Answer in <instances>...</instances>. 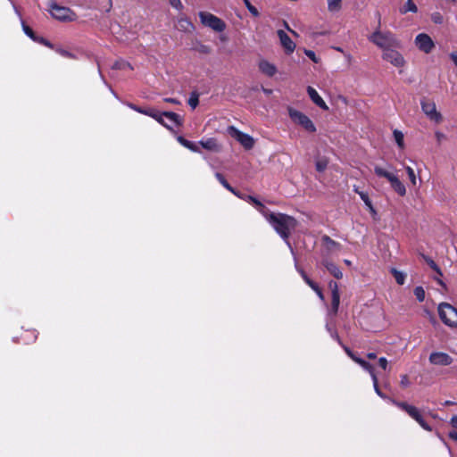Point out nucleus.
<instances>
[{
  "instance_id": "nucleus-1",
  "label": "nucleus",
  "mask_w": 457,
  "mask_h": 457,
  "mask_svg": "<svg viewBox=\"0 0 457 457\" xmlns=\"http://www.w3.org/2000/svg\"><path fill=\"white\" fill-rule=\"evenodd\" d=\"M266 220L271 224L273 228L280 235V237L287 240L293 230L297 227V220L285 213L270 212Z\"/></svg>"
},
{
  "instance_id": "nucleus-2",
  "label": "nucleus",
  "mask_w": 457,
  "mask_h": 457,
  "mask_svg": "<svg viewBox=\"0 0 457 457\" xmlns=\"http://www.w3.org/2000/svg\"><path fill=\"white\" fill-rule=\"evenodd\" d=\"M378 26L377 29L369 36L368 39L376 45L378 47L383 49L384 51L399 46V41L395 37V34L391 31H381L380 29V14L378 13Z\"/></svg>"
},
{
  "instance_id": "nucleus-3",
  "label": "nucleus",
  "mask_w": 457,
  "mask_h": 457,
  "mask_svg": "<svg viewBox=\"0 0 457 457\" xmlns=\"http://www.w3.org/2000/svg\"><path fill=\"white\" fill-rule=\"evenodd\" d=\"M390 403L405 411L411 419L417 421L423 429L429 432L432 431L431 426L426 422L420 411L417 407L411 405L406 402H400L395 399H390Z\"/></svg>"
},
{
  "instance_id": "nucleus-4",
  "label": "nucleus",
  "mask_w": 457,
  "mask_h": 457,
  "mask_svg": "<svg viewBox=\"0 0 457 457\" xmlns=\"http://www.w3.org/2000/svg\"><path fill=\"white\" fill-rule=\"evenodd\" d=\"M374 172L378 177L385 178L388 180L391 187L400 195L404 196L406 195V188L403 182L395 174L386 171L385 169L375 166Z\"/></svg>"
},
{
  "instance_id": "nucleus-5",
  "label": "nucleus",
  "mask_w": 457,
  "mask_h": 457,
  "mask_svg": "<svg viewBox=\"0 0 457 457\" xmlns=\"http://www.w3.org/2000/svg\"><path fill=\"white\" fill-rule=\"evenodd\" d=\"M288 114L290 119L297 125L301 126L307 132L314 133L316 132V127L313 122L310 120L308 116L304 113L293 109L291 107L288 108Z\"/></svg>"
},
{
  "instance_id": "nucleus-6",
  "label": "nucleus",
  "mask_w": 457,
  "mask_h": 457,
  "mask_svg": "<svg viewBox=\"0 0 457 457\" xmlns=\"http://www.w3.org/2000/svg\"><path fill=\"white\" fill-rule=\"evenodd\" d=\"M199 18L203 25L211 28L214 31L221 32L226 29L225 22L211 12H200Z\"/></svg>"
},
{
  "instance_id": "nucleus-7",
  "label": "nucleus",
  "mask_w": 457,
  "mask_h": 457,
  "mask_svg": "<svg viewBox=\"0 0 457 457\" xmlns=\"http://www.w3.org/2000/svg\"><path fill=\"white\" fill-rule=\"evenodd\" d=\"M52 16L61 21H72L76 14L68 7L58 5L55 3L50 4Z\"/></svg>"
},
{
  "instance_id": "nucleus-8",
  "label": "nucleus",
  "mask_w": 457,
  "mask_h": 457,
  "mask_svg": "<svg viewBox=\"0 0 457 457\" xmlns=\"http://www.w3.org/2000/svg\"><path fill=\"white\" fill-rule=\"evenodd\" d=\"M382 57L395 67H403L405 64L403 56L392 48L384 51Z\"/></svg>"
},
{
  "instance_id": "nucleus-9",
  "label": "nucleus",
  "mask_w": 457,
  "mask_h": 457,
  "mask_svg": "<svg viewBox=\"0 0 457 457\" xmlns=\"http://www.w3.org/2000/svg\"><path fill=\"white\" fill-rule=\"evenodd\" d=\"M229 130L232 137H234L246 150H250L253 147L254 140L251 136L239 131L234 127H230Z\"/></svg>"
},
{
  "instance_id": "nucleus-10",
  "label": "nucleus",
  "mask_w": 457,
  "mask_h": 457,
  "mask_svg": "<svg viewBox=\"0 0 457 457\" xmlns=\"http://www.w3.org/2000/svg\"><path fill=\"white\" fill-rule=\"evenodd\" d=\"M415 43L418 48L426 54H429L435 47L431 37L424 33L419 34L416 37Z\"/></svg>"
},
{
  "instance_id": "nucleus-11",
  "label": "nucleus",
  "mask_w": 457,
  "mask_h": 457,
  "mask_svg": "<svg viewBox=\"0 0 457 457\" xmlns=\"http://www.w3.org/2000/svg\"><path fill=\"white\" fill-rule=\"evenodd\" d=\"M421 108L430 120L436 121V123L442 121V115L436 112L435 103L430 101H421Z\"/></svg>"
},
{
  "instance_id": "nucleus-12",
  "label": "nucleus",
  "mask_w": 457,
  "mask_h": 457,
  "mask_svg": "<svg viewBox=\"0 0 457 457\" xmlns=\"http://www.w3.org/2000/svg\"><path fill=\"white\" fill-rule=\"evenodd\" d=\"M321 245L323 246V254L326 256L341 250V245L327 235L321 237Z\"/></svg>"
},
{
  "instance_id": "nucleus-13",
  "label": "nucleus",
  "mask_w": 457,
  "mask_h": 457,
  "mask_svg": "<svg viewBox=\"0 0 457 457\" xmlns=\"http://www.w3.org/2000/svg\"><path fill=\"white\" fill-rule=\"evenodd\" d=\"M429 361L434 365L448 366L453 363V358L443 352H434L429 355Z\"/></svg>"
},
{
  "instance_id": "nucleus-14",
  "label": "nucleus",
  "mask_w": 457,
  "mask_h": 457,
  "mask_svg": "<svg viewBox=\"0 0 457 457\" xmlns=\"http://www.w3.org/2000/svg\"><path fill=\"white\" fill-rule=\"evenodd\" d=\"M429 321L435 327L442 321L450 328H457V316H429Z\"/></svg>"
},
{
  "instance_id": "nucleus-15",
  "label": "nucleus",
  "mask_w": 457,
  "mask_h": 457,
  "mask_svg": "<svg viewBox=\"0 0 457 457\" xmlns=\"http://www.w3.org/2000/svg\"><path fill=\"white\" fill-rule=\"evenodd\" d=\"M278 36L286 53L288 54H292L295 49V44L292 41L288 35L282 29L278 30Z\"/></svg>"
},
{
  "instance_id": "nucleus-16",
  "label": "nucleus",
  "mask_w": 457,
  "mask_h": 457,
  "mask_svg": "<svg viewBox=\"0 0 457 457\" xmlns=\"http://www.w3.org/2000/svg\"><path fill=\"white\" fill-rule=\"evenodd\" d=\"M329 288L331 289V308L334 312H337L340 303V295L338 292V287L337 282L331 281L329 283Z\"/></svg>"
},
{
  "instance_id": "nucleus-17",
  "label": "nucleus",
  "mask_w": 457,
  "mask_h": 457,
  "mask_svg": "<svg viewBox=\"0 0 457 457\" xmlns=\"http://www.w3.org/2000/svg\"><path fill=\"white\" fill-rule=\"evenodd\" d=\"M176 29L179 31L190 33L195 30V26L187 17L181 16L178 19Z\"/></svg>"
},
{
  "instance_id": "nucleus-18",
  "label": "nucleus",
  "mask_w": 457,
  "mask_h": 457,
  "mask_svg": "<svg viewBox=\"0 0 457 457\" xmlns=\"http://www.w3.org/2000/svg\"><path fill=\"white\" fill-rule=\"evenodd\" d=\"M307 93H308L310 98L312 99V101L316 105H318L320 108H321L323 110H328V107L326 104V103L324 102V100L320 96L318 92L313 87L309 86L307 87Z\"/></svg>"
},
{
  "instance_id": "nucleus-19",
  "label": "nucleus",
  "mask_w": 457,
  "mask_h": 457,
  "mask_svg": "<svg viewBox=\"0 0 457 457\" xmlns=\"http://www.w3.org/2000/svg\"><path fill=\"white\" fill-rule=\"evenodd\" d=\"M260 71L269 77H272L277 72V68L268 61L262 60L259 63Z\"/></svg>"
},
{
  "instance_id": "nucleus-20",
  "label": "nucleus",
  "mask_w": 457,
  "mask_h": 457,
  "mask_svg": "<svg viewBox=\"0 0 457 457\" xmlns=\"http://www.w3.org/2000/svg\"><path fill=\"white\" fill-rule=\"evenodd\" d=\"M322 264L326 267V269L329 271L331 275H333L336 278L340 279L343 277V273L335 263L328 262V260H324Z\"/></svg>"
},
{
  "instance_id": "nucleus-21",
  "label": "nucleus",
  "mask_w": 457,
  "mask_h": 457,
  "mask_svg": "<svg viewBox=\"0 0 457 457\" xmlns=\"http://www.w3.org/2000/svg\"><path fill=\"white\" fill-rule=\"evenodd\" d=\"M199 144L206 150L212 151V152H220V145L218 144L217 140L215 138H208L207 140L200 141Z\"/></svg>"
},
{
  "instance_id": "nucleus-22",
  "label": "nucleus",
  "mask_w": 457,
  "mask_h": 457,
  "mask_svg": "<svg viewBox=\"0 0 457 457\" xmlns=\"http://www.w3.org/2000/svg\"><path fill=\"white\" fill-rule=\"evenodd\" d=\"M249 201L254 204L258 211L266 218L270 211L266 208L258 199L253 196H248Z\"/></svg>"
},
{
  "instance_id": "nucleus-23",
  "label": "nucleus",
  "mask_w": 457,
  "mask_h": 457,
  "mask_svg": "<svg viewBox=\"0 0 457 457\" xmlns=\"http://www.w3.org/2000/svg\"><path fill=\"white\" fill-rule=\"evenodd\" d=\"M177 140L185 147L190 149L191 151L193 152H200V149L199 147L193 142L186 139L184 137L182 136H179L177 137Z\"/></svg>"
},
{
  "instance_id": "nucleus-24",
  "label": "nucleus",
  "mask_w": 457,
  "mask_h": 457,
  "mask_svg": "<svg viewBox=\"0 0 457 457\" xmlns=\"http://www.w3.org/2000/svg\"><path fill=\"white\" fill-rule=\"evenodd\" d=\"M357 363L362 368L364 369L366 371H368L370 373V375L371 376V378H373V376H377L376 373H375V369L373 367L372 364H370V362H368L367 361L365 360H359L357 361Z\"/></svg>"
},
{
  "instance_id": "nucleus-25",
  "label": "nucleus",
  "mask_w": 457,
  "mask_h": 457,
  "mask_svg": "<svg viewBox=\"0 0 457 457\" xmlns=\"http://www.w3.org/2000/svg\"><path fill=\"white\" fill-rule=\"evenodd\" d=\"M408 12H418L417 5L412 2V0H407V3L403 7L400 8V12L402 14H404Z\"/></svg>"
},
{
  "instance_id": "nucleus-26",
  "label": "nucleus",
  "mask_w": 457,
  "mask_h": 457,
  "mask_svg": "<svg viewBox=\"0 0 457 457\" xmlns=\"http://www.w3.org/2000/svg\"><path fill=\"white\" fill-rule=\"evenodd\" d=\"M446 310L449 311L450 312L457 314V309L451 305L450 303H442L438 305V314H445Z\"/></svg>"
},
{
  "instance_id": "nucleus-27",
  "label": "nucleus",
  "mask_w": 457,
  "mask_h": 457,
  "mask_svg": "<svg viewBox=\"0 0 457 457\" xmlns=\"http://www.w3.org/2000/svg\"><path fill=\"white\" fill-rule=\"evenodd\" d=\"M146 115L154 118V120H156L159 123L165 125L164 123V120L162 119L163 115H162V112H159L158 111L154 110V109H147V112H146Z\"/></svg>"
},
{
  "instance_id": "nucleus-28",
  "label": "nucleus",
  "mask_w": 457,
  "mask_h": 457,
  "mask_svg": "<svg viewBox=\"0 0 457 457\" xmlns=\"http://www.w3.org/2000/svg\"><path fill=\"white\" fill-rule=\"evenodd\" d=\"M372 381H373V386H374V390L376 392V394L381 397L382 399H385V400H387L389 403H390V399H392L391 397L386 395L380 389L379 386H378V378L377 376H373V378H372Z\"/></svg>"
},
{
  "instance_id": "nucleus-29",
  "label": "nucleus",
  "mask_w": 457,
  "mask_h": 457,
  "mask_svg": "<svg viewBox=\"0 0 457 457\" xmlns=\"http://www.w3.org/2000/svg\"><path fill=\"white\" fill-rule=\"evenodd\" d=\"M162 115L172 120L178 126L182 124V119L180 116L173 112H163Z\"/></svg>"
},
{
  "instance_id": "nucleus-30",
  "label": "nucleus",
  "mask_w": 457,
  "mask_h": 457,
  "mask_svg": "<svg viewBox=\"0 0 457 457\" xmlns=\"http://www.w3.org/2000/svg\"><path fill=\"white\" fill-rule=\"evenodd\" d=\"M423 258L425 260V262H427V264L434 270L436 272V274L439 276V277H442L443 276V272L441 270V269L438 267V265L429 257L428 256H425L423 255Z\"/></svg>"
},
{
  "instance_id": "nucleus-31",
  "label": "nucleus",
  "mask_w": 457,
  "mask_h": 457,
  "mask_svg": "<svg viewBox=\"0 0 457 457\" xmlns=\"http://www.w3.org/2000/svg\"><path fill=\"white\" fill-rule=\"evenodd\" d=\"M391 273L393 274L396 283L398 285H403L405 281V274L397 270L396 269H392Z\"/></svg>"
},
{
  "instance_id": "nucleus-32",
  "label": "nucleus",
  "mask_w": 457,
  "mask_h": 457,
  "mask_svg": "<svg viewBox=\"0 0 457 457\" xmlns=\"http://www.w3.org/2000/svg\"><path fill=\"white\" fill-rule=\"evenodd\" d=\"M393 134L396 144L401 149H403L404 147L403 134L397 129H395Z\"/></svg>"
},
{
  "instance_id": "nucleus-33",
  "label": "nucleus",
  "mask_w": 457,
  "mask_h": 457,
  "mask_svg": "<svg viewBox=\"0 0 457 457\" xmlns=\"http://www.w3.org/2000/svg\"><path fill=\"white\" fill-rule=\"evenodd\" d=\"M217 179L228 189L229 190L230 192L234 193L235 194V190L234 188L228 183V181L226 180V179L224 178V176L220 173V172H217L215 174Z\"/></svg>"
},
{
  "instance_id": "nucleus-34",
  "label": "nucleus",
  "mask_w": 457,
  "mask_h": 457,
  "mask_svg": "<svg viewBox=\"0 0 457 457\" xmlns=\"http://www.w3.org/2000/svg\"><path fill=\"white\" fill-rule=\"evenodd\" d=\"M328 164V161L327 158H321L316 162V170L320 172L324 171Z\"/></svg>"
},
{
  "instance_id": "nucleus-35",
  "label": "nucleus",
  "mask_w": 457,
  "mask_h": 457,
  "mask_svg": "<svg viewBox=\"0 0 457 457\" xmlns=\"http://www.w3.org/2000/svg\"><path fill=\"white\" fill-rule=\"evenodd\" d=\"M414 295L419 302H423L425 299V290L422 287H416L414 288Z\"/></svg>"
},
{
  "instance_id": "nucleus-36",
  "label": "nucleus",
  "mask_w": 457,
  "mask_h": 457,
  "mask_svg": "<svg viewBox=\"0 0 457 457\" xmlns=\"http://www.w3.org/2000/svg\"><path fill=\"white\" fill-rule=\"evenodd\" d=\"M329 11H338L341 8V0H328V4Z\"/></svg>"
},
{
  "instance_id": "nucleus-37",
  "label": "nucleus",
  "mask_w": 457,
  "mask_h": 457,
  "mask_svg": "<svg viewBox=\"0 0 457 457\" xmlns=\"http://www.w3.org/2000/svg\"><path fill=\"white\" fill-rule=\"evenodd\" d=\"M244 1V4H245L246 8L248 9V11L252 13V15H253L254 17H258L260 15L258 10L256 9V7H254L249 0H243Z\"/></svg>"
},
{
  "instance_id": "nucleus-38",
  "label": "nucleus",
  "mask_w": 457,
  "mask_h": 457,
  "mask_svg": "<svg viewBox=\"0 0 457 457\" xmlns=\"http://www.w3.org/2000/svg\"><path fill=\"white\" fill-rule=\"evenodd\" d=\"M199 104V96L196 93H193L189 99H188V104L195 109Z\"/></svg>"
},
{
  "instance_id": "nucleus-39",
  "label": "nucleus",
  "mask_w": 457,
  "mask_h": 457,
  "mask_svg": "<svg viewBox=\"0 0 457 457\" xmlns=\"http://www.w3.org/2000/svg\"><path fill=\"white\" fill-rule=\"evenodd\" d=\"M22 28L27 36H29L32 40L36 39L37 35L29 26L23 22Z\"/></svg>"
},
{
  "instance_id": "nucleus-40",
  "label": "nucleus",
  "mask_w": 457,
  "mask_h": 457,
  "mask_svg": "<svg viewBox=\"0 0 457 457\" xmlns=\"http://www.w3.org/2000/svg\"><path fill=\"white\" fill-rule=\"evenodd\" d=\"M405 170H406V172L408 174V177H409L411 184L413 186H416V184H417V182H416V176H415L413 169L409 167V166H407V167H405Z\"/></svg>"
},
{
  "instance_id": "nucleus-41",
  "label": "nucleus",
  "mask_w": 457,
  "mask_h": 457,
  "mask_svg": "<svg viewBox=\"0 0 457 457\" xmlns=\"http://www.w3.org/2000/svg\"><path fill=\"white\" fill-rule=\"evenodd\" d=\"M333 337L337 339V341L342 345L344 351L345 352V353L350 357L353 355V351L346 345H345L342 342H341V339L339 337V336L335 333V335H333Z\"/></svg>"
},
{
  "instance_id": "nucleus-42",
  "label": "nucleus",
  "mask_w": 457,
  "mask_h": 457,
  "mask_svg": "<svg viewBox=\"0 0 457 457\" xmlns=\"http://www.w3.org/2000/svg\"><path fill=\"white\" fill-rule=\"evenodd\" d=\"M411 382L407 374L401 375L400 385L402 387H408Z\"/></svg>"
},
{
  "instance_id": "nucleus-43",
  "label": "nucleus",
  "mask_w": 457,
  "mask_h": 457,
  "mask_svg": "<svg viewBox=\"0 0 457 457\" xmlns=\"http://www.w3.org/2000/svg\"><path fill=\"white\" fill-rule=\"evenodd\" d=\"M35 42H37V43H40L44 46H46L50 48H54L53 45L46 38L42 37H36V39H34Z\"/></svg>"
},
{
  "instance_id": "nucleus-44",
  "label": "nucleus",
  "mask_w": 457,
  "mask_h": 457,
  "mask_svg": "<svg viewBox=\"0 0 457 457\" xmlns=\"http://www.w3.org/2000/svg\"><path fill=\"white\" fill-rule=\"evenodd\" d=\"M304 54L315 63L319 62L320 60L316 57V54L313 51L305 49Z\"/></svg>"
},
{
  "instance_id": "nucleus-45",
  "label": "nucleus",
  "mask_w": 457,
  "mask_h": 457,
  "mask_svg": "<svg viewBox=\"0 0 457 457\" xmlns=\"http://www.w3.org/2000/svg\"><path fill=\"white\" fill-rule=\"evenodd\" d=\"M431 19L436 24H441L443 22V16L440 12H434L431 16Z\"/></svg>"
},
{
  "instance_id": "nucleus-46",
  "label": "nucleus",
  "mask_w": 457,
  "mask_h": 457,
  "mask_svg": "<svg viewBox=\"0 0 457 457\" xmlns=\"http://www.w3.org/2000/svg\"><path fill=\"white\" fill-rule=\"evenodd\" d=\"M197 51L203 54H209L211 53V47L205 45H200L197 47Z\"/></svg>"
},
{
  "instance_id": "nucleus-47",
  "label": "nucleus",
  "mask_w": 457,
  "mask_h": 457,
  "mask_svg": "<svg viewBox=\"0 0 457 457\" xmlns=\"http://www.w3.org/2000/svg\"><path fill=\"white\" fill-rule=\"evenodd\" d=\"M358 195H360V197L361 198V200L364 202V204L367 205V206H370V204H371V201L368 195V194L364 193V192H358Z\"/></svg>"
},
{
  "instance_id": "nucleus-48",
  "label": "nucleus",
  "mask_w": 457,
  "mask_h": 457,
  "mask_svg": "<svg viewBox=\"0 0 457 457\" xmlns=\"http://www.w3.org/2000/svg\"><path fill=\"white\" fill-rule=\"evenodd\" d=\"M169 2H170V4L172 7L176 8L177 10L180 11L184 7L180 0H169Z\"/></svg>"
},
{
  "instance_id": "nucleus-49",
  "label": "nucleus",
  "mask_w": 457,
  "mask_h": 457,
  "mask_svg": "<svg viewBox=\"0 0 457 457\" xmlns=\"http://www.w3.org/2000/svg\"><path fill=\"white\" fill-rule=\"evenodd\" d=\"M387 365H388V361H387L386 358H385V357H380V358L378 359V366H379L381 369H383L384 370H386V368H387Z\"/></svg>"
},
{
  "instance_id": "nucleus-50",
  "label": "nucleus",
  "mask_w": 457,
  "mask_h": 457,
  "mask_svg": "<svg viewBox=\"0 0 457 457\" xmlns=\"http://www.w3.org/2000/svg\"><path fill=\"white\" fill-rule=\"evenodd\" d=\"M56 51H57L61 55H62V56H64V57H68V58H73V57H74V55H73L71 52H69V51H67V50H64V49H62V48H57V49H56Z\"/></svg>"
},
{
  "instance_id": "nucleus-51",
  "label": "nucleus",
  "mask_w": 457,
  "mask_h": 457,
  "mask_svg": "<svg viewBox=\"0 0 457 457\" xmlns=\"http://www.w3.org/2000/svg\"><path fill=\"white\" fill-rule=\"evenodd\" d=\"M129 106L131 109H133V110H135V111H137V112H140V113H143V114H145V115H146L147 109H143V108H141V107H139V106H137V105H135V104H129Z\"/></svg>"
},
{
  "instance_id": "nucleus-52",
  "label": "nucleus",
  "mask_w": 457,
  "mask_h": 457,
  "mask_svg": "<svg viewBox=\"0 0 457 457\" xmlns=\"http://www.w3.org/2000/svg\"><path fill=\"white\" fill-rule=\"evenodd\" d=\"M126 67L132 69V67L130 66V64L129 62H116L114 64V68H117V69H124Z\"/></svg>"
},
{
  "instance_id": "nucleus-53",
  "label": "nucleus",
  "mask_w": 457,
  "mask_h": 457,
  "mask_svg": "<svg viewBox=\"0 0 457 457\" xmlns=\"http://www.w3.org/2000/svg\"><path fill=\"white\" fill-rule=\"evenodd\" d=\"M435 136H436V138L438 144H440L443 140H445L446 138L445 135L440 131H436L435 133Z\"/></svg>"
},
{
  "instance_id": "nucleus-54",
  "label": "nucleus",
  "mask_w": 457,
  "mask_h": 457,
  "mask_svg": "<svg viewBox=\"0 0 457 457\" xmlns=\"http://www.w3.org/2000/svg\"><path fill=\"white\" fill-rule=\"evenodd\" d=\"M317 294L322 299L323 298V295H322V290L321 288L319 287V285L317 283H315L314 285H312L311 287Z\"/></svg>"
},
{
  "instance_id": "nucleus-55",
  "label": "nucleus",
  "mask_w": 457,
  "mask_h": 457,
  "mask_svg": "<svg viewBox=\"0 0 457 457\" xmlns=\"http://www.w3.org/2000/svg\"><path fill=\"white\" fill-rule=\"evenodd\" d=\"M302 276L304 279V281L310 286L312 287V285H314L316 282H314L313 280H312L303 271H302Z\"/></svg>"
},
{
  "instance_id": "nucleus-56",
  "label": "nucleus",
  "mask_w": 457,
  "mask_h": 457,
  "mask_svg": "<svg viewBox=\"0 0 457 457\" xmlns=\"http://www.w3.org/2000/svg\"><path fill=\"white\" fill-rule=\"evenodd\" d=\"M302 276L304 279V281L310 286L312 287V285H314L316 282H314L313 280H312L303 271H302Z\"/></svg>"
},
{
  "instance_id": "nucleus-57",
  "label": "nucleus",
  "mask_w": 457,
  "mask_h": 457,
  "mask_svg": "<svg viewBox=\"0 0 457 457\" xmlns=\"http://www.w3.org/2000/svg\"><path fill=\"white\" fill-rule=\"evenodd\" d=\"M302 276L304 279V281L310 286L312 287V285H314L316 282H314L313 280H312L303 271H302Z\"/></svg>"
},
{
  "instance_id": "nucleus-58",
  "label": "nucleus",
  "mask_w": 457,
  "mask_h": 457,
  "mask_svg": "<svg viewBox=\"0 0 457 457\" xmlns=\"http://www.w3.org/2000/svg\"><path fill=\"white\" fill-rule=\"evenodd\" d=\"M302 276L304 279V281L310 286L312 287V285H314L316 282H314L313 280H312L303 271H302Z\"/></svg>"
},
{
  "instance_id": "nucleus-59",
  "label": "nucleus",
  "mask_w": 457,
  "mask_h": 457,
  "mask_svg": "<svg viewBox=\"0 0 457 457\" xmlns=\"http://www.w3.org/2000/svg\"><path fill=\"white\" fill-rule=\"evenodd\" d=\"M164 102L173 104H179L180 102L176 98L167 97L163 99Z\"/></svg>"
},
{
  "instance_id": "nucleus-60",
  "label": "nucleus",
  "mask_w": 457,
  "mask_h": 457,
  "mask_svg": "<svg viewBox=\"0 0 457 457\" xmlns=\"http://www.w3.org/2000/svg\"><path fill=\"white\" fill-rule=\"evenodd\" d=\"M450 423L453 428L457 429V415H454L451 418Z\"/></svg>"
},
{
  "instance_id": "nucleus-61",
  "label": "nucleus",
  "mask_w": 457,
  "mask_h": 457,
  "mask_svg": "<svg viewBox=\"0 0 457 457\" xmlns=\"http://www.w3.org/2000/svg\"><path fill=\"white\" fill-rule=\"evenodd\" d=\"M448 436L453 440V441H457V431L456 430H453V431H450L449 434H448Z\"/></svg>"
},
{
  "instance_id": "nucleus-62",
  "label": "nucleus",
  "mask_w": 457,
  "mask_h": 457,
  "mask_svg": "<svg viewBox=\"0 0 457 457\" xmlns=\"http://www.w3.org/2000/svg\"><path fill=\"white\" fill-rule=\"evenodd\" d=\"M450 57H451L452 61L453 62V63L455 64V66H457V53H452L450 54Z\"/></svg>"
},
{
  "instance_id": "nucleus-63",
  "label": "nucleus",
  "mask_w": 457,
  "mask_h": 457,
  "mask_svg": "<svg viewBox=\"0 0 457 457\" xmlns=\"http://www.w3.org/2000/svg\"><path fill=\"white\" fill-rule=\"evenodd\" d=\"M367 357H368V359H370V360H374V359H376V358H377V354H376L375 353H369L367 354Z\"/></svg>"
},
{
  "instance_id": "nucleus-64",
  "label": "nucleus",
  "mask_w": 457,
  "mask_h": 457,
  "mask_svg": "<svg viewBox=\"0 0 457 457\" xmlns=\"http://www.w3.org/2000/svg\"><path fill=\"white\" fill-rule=\"evenodd\" d=\"M344 55H345V57L346 58L347 62H348L349 63H351V62H352V60H353V56H352L350 54H347V53H345Z\"/></svg>"
}]
</instances>
